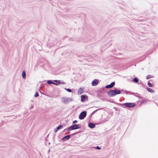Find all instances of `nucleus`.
<instances>
[{"label": "nucleus", "instance_id": "nucleus-13", "mask_svg": "<svg viewBox=\"0 0 158 158\" xmlns=\"http://www.w3.org/2000/svg\"><path fill=\"white\" fill-rule=\"evenodd\" d=\"M53 81L56 82V83L58 84V85H59L60 84H66L65 82L64 81H61V80H54Z\"/></svg>", "mask_w": 158, "mask_h": 158}, {"label": "nucleus", "instance_id": "nucleus-30", "mask_svg": "<svg viewBox=\"0 0 158 158\" xmlns=\"http://www.w3.org/2000/svg\"><path fill=\"white\" fill-rule=\"evenodd\" d=\"M113 109H114L116 111H118V109L115 107H114Z\"/></svg>", "mask_w": 158, "mask_h": 158}, {"label": "nucleus", "instance_id": "nucleus-10", "mask_svg": "<svg viewBox=\"0 0 158 158\" xmlns=\"http://www.w3.org/2000/svg\"><path fill=\"white\" fill-rule=\"evenodd\" d=\"M99 80L98 79H95L92 81L91 84L93 86L97 85L98 83Z\"/></svg>", "mask_w": 158, "mask_h": 158}, {"label": "nucleus", "instance_id": "nucleus-16", "mask_svg": "<svg viewBox=\"0 0 158 158\" xmlns=\"http://www.w3.org/2000/svg\"><path fill=\"white\" fill-rule=\"evenodd\" d=\"M139 81V80L138 78L136 77H134L132 80V82L135 83H137Z\"/></svg>", "mask_w": 158, "mask_h": 158}, {"label": "nucleus", "instance_id": "nucleus-21", "mask_svg": "<svg viewBox=\"0 0 158 158\" xmlns=\"http://www.w3.org/2000/svg\"><path fill=\"white\" fill-rule=\"evenodd\" d=\"M152 81L151 80H149L148 83V85L149 87H153V85L151 84V83L150 82V81Z\"/></svg>", "mask_w": 158, "mask_h": 158}, {"label": "nucleus", "instance_id": "nucleus-17", "mask_svg": "<svg viewBox=\"0 0 158 158\" xmlns=\"http://www.w3.org/2000/svg\"><path fill=\"white\" fill-rule=\"evenodd\" d=\"M22 76L23 78L24 79L26 78V73L25 70H23L22 71Z\"/></svg>", "mask_w": 158, "mask_h": 158}, {"label": "nucleus", "instance_id": "nucleus-40", "mask_svg": "<svg viewBox=\"0 0 158 158\" xmlns=\"http://www.w3.org/2000/svg\"><path fill=\"white\" fill-rule=\"evenodd\" d=\"M94 107H95V108H98V107H97V106H94Z\"/></svg>", "mask_w": 158, "mask_h": 158}, {"label": "nucleus", "instance_id": "nucleus-37", "mask_svg": "<svg viewBox=\"0 0 158 158\" xmlns=\"http://www.w3.org/2000/svg\"><path fill=\"white\" fill-rule=\"evenodd\" d=\"M92 116H91V114H90V115H89V117H88V118L89 119H91V117Z\"/></svg>", "mask_w": 158, "mask_h": 158}, {"label": "nucleus", "instance_id": "nucleus-34", "mask_svg": "<svg viewBox=\"0 0 158 158\" xmlns=\"http://www.w3.org/2000/svg\"><path fill=\"white\" fill-rule=\"evenodd\" d=\"M33 107H34V106H33V105H32L30 107V109H32V108H33Z\"/></svg>", "mask_w": 158, "mask_h": 158}, {"label": "nucleus", "instance_id": "nucleus-1", "mask_svg": "<svg viewBox=\"0 0 158 158\" xmlns=\"http://www.w3.org/2000/svg\"><path fill=\"white\" fill-rule=\"evenodd\" d=\"M121 93V91L120 90L118 89L116 87H114V89L111 90L107 93L108 96L110 97H114L117 94H120Z\"/></svg>", "mask_w": 158, "mask_h": 158}, {"label": "nucleus", "instance_id": "nucleus-32", "mask_svg": "<svg viewBox=\"0 0 158 158\" xmlns=\"http://www.w3.org/2000/svg\"><path fill=\"white\" fill-rule=\"evenodd\" d=\"M40 93L41 94H43V95H45V94L44 93H43V92H42L40 90Z\"/></svg>", "mask_w": 158, "mask_h": 158}, {"label": "nucleus", "instance_id": "nucleus-8", "mask_svg": "<svg viewBox=\"0 0 158 158\" xmlns=\"http://www.w3.org/2000/svg\"><path fill=\"white\" fill-rule=\"evenodd\" d=\"M88 99V96L86 95H82L81 96V101L82 102H84L86 100Z\"/></svg>", "mask_w": 158, "mask_h": 158}, {"label": "nucleus", "instance_id": "nucleus-42", "mask_svg": "<svg viewBox=\"0 0 158 158\" xmlns=\"http://www.w3.org/2000/svg\"><path fill=\"white\" fill-rule=\"evenodd\" d=\"M50 150H49V152H50Z\"/></svg>", "mask_w": 158, "mask_h": 158}, {"label": "nucleus", "instance_id": "nucleus-14", "mask_svg": "<svg viewBox=\"0 0 158 158\" xmlns=\"http://www.w3.org/2000/svg\"><path fill=\"white\" fill-rule=\"evenodd\" d=\"M88 126L91 129H93L95 127V124L92 122H90L88 123Z\"/></svg>", "mask_w": 158, "mask_h": 158}, {"label": "nucleus", "instance_id": "nucleus-31", "mask_svg": "<svg viewBox=\"0 0 158 158\" xmlns=\"http://www.w3.org/2000/svg\"><path fill=\"white\" fill-rule=\"evenodd\" d=\"M55 136H56V134H54V135H53V137H52V139H53V140H55Z\"/></svg>", "mask_w": 158, "mask_h": 158}, {"label": "nucleus", "instance_id": "nucleus-12", "mask_svg": "<svg viewBox=\"0 0 158 158\" xmlns=\"http://www.w3.org/2000/svg\"><path fill=\"white\" fill-rule=\"evenodd\" d=\"M124 93H125L127 94H131L133 95H135V94H137L139 95V94L138 93H134L132 92H131L130 91H128L127 90H125L124 91Z\"/></svg>", "mask_w": 158, "mask_h": 158}, {"label": "nucleus", "instance_id": "nucleus-27", "mask_svg": "<svg viewBox=\"0 0 158 158\" xmlns=\"http://www.w3.org/2000/svg\"><path fill=\"white\" fill-rule=\"evenodd\" d=\"M94 148L97 150H100L101 149V148L98 146L95 147Z\"/></svg>", "mask_w": 158, "mask_h": 158}, {"label": "nucleus", "instance_id": "nucleus-35", "mask_svg": "<svg viewBox=\"0 0 158 158\" xmlns=\"http://www.w3.org/2000/svg\"><path fill=\"white\" fill-rule=\"evenodd\" d=\"M125 90H123V89H121V90H120V91H121V92H124V91H125Z\"/></svg>", "mask_w": 158, "mask_h": 158}, {"label": "nucleus", "instance_id": "nucleus-18", "mask_svg": "<svg viewBox=\"0 0 158 158\" xmlns=\"http://www.w3.org/2000/svg\"><path fill=\"white\" fill-rule=\"evenodd\" d=\"M83 93V89L80 88L78 90V94H81Z\"/></svg>", "mask_w": 158, "mask_h": 158}, {"label": "nucleus", "instance_id": "nucleus-20", "mask_svg": "<svg viewBox=\"0 0 158 158\" xmlns=\"http://www.w3.org/2000/svg\"><path fill=\"white\" fill-rule=\"evenodd\" d=\"M103 108H100L99 109H97L94 111L91 114V116H92L96 112L98 111V110H102L103 109Z\"/></svg>", "mask_w": 158, "mask_h": 158}, {"label": "nucleus", "instance_id": "nucleus-25", "mask_svg": "<svg viewBox=\"0 0 158 158\" xmlns=\"http://www.w3.org/2000/svg\"><path fill=\"white\" fill-rule=\"evenodd\" d=\"M71 131V130H69V127H68L64 129V130H63V132H66V131Z\"/></svg>", "mask_w": 158, "mask_h": 158}, {"label": "nucleus", "instance_id": "nucleus-4", "mask_svg": "<svg viewBox=\"0 0 158 158\" xmlns=\"http://www.w3.org/2000/svg\"><path fill=\"white\" fill-rule=\"evenodd\" d=\"M62 102L65 104H68L69 102L73 101V99L72 98H67L63 97L62 98Z\"/></svg>", "mask_w": 158, "mask_h": 158}, {"label": "nucleus", "instance_id": "nucleus-11", "mask_svg": "<svg viewBox=\"0 0 158 158\" xmlns=\"http://www.w3.org/2000/svg\"><path fill=\"white\" fill-rule=\"evenodd\" d=\"M47 83L49 85L53 84L56 86L58 85V84H57L56 82H54L52 80H48L47 81Z\"/></svg>", "mask_w": 158, "mask_h": 158}, {"label": "nucleus", "instance_id": "nucleus-28", "mask_svg": "<svg viewBox=\"0 0 158 158\" xmlns=\"http://www.w3.org/2000/svg\"><path fill=\"white\" fill-rule=\"evenodd\" d=\"M134 96L137 97H138V98H139V99H143V97H142L139 96H136L135 95Z\"/></svg>", "mask_w": 158, "mask_h": 158}, {"label": "nucleus", "instance_id": "nucleus-41", "mask_svg": "<svg viewBox=\"0 0 158 158\" xmlns=\"http://www.w3.org/2000/svg\"><path fill=\"white\" fill-rule=\"evenodd\" d=\"M50 144V142L48 143V144Z\"/></svg>", "mask_w": 158, "mask_h": 158}, {"label": "nucleus", "instance_id": "nucleus-7", "mask_svg": "<svg viewBox=\"0 0 158 158\" xmlns=\"http://www.w3.org/2000/svg\"><path fill=\"white\" fill-rule=\"evenodd\" d=\"M115 84V82L114 81L112 82L109 85H107L105 86V88L106 89H110L113 87Z\"/></svg>", "mask_w": 158, "mask_h": 158}, {"label": "nucleus", "instance_id": "nucleus-15", "mask_svg": "<svg viewBox=\"0 0 158 158\" xmlns=\"http://www.w3.org/2000/svg\"><path fill=\"white\" fill-rule=\"evenodd\" d=\"M63 127V126L62 125H60L58 126L56 128H54V131L55 132H56L58 131Z\"/></svg>", "mask_w": 158, "mask_h": 158}, {"label": "nucleus", "instance_id": "nucleus-24", "mask_svg": "<svg viewBox=\"0 0 158 158\" xmlns=\"http://www.w3.org/2000/svg\"><path fill=\"white\" fill-rule=\"evenodd\" d=\"M152 77L151 75H148L146 77V79H149Z\"/></svg>", "mask_w": 158, "mask_h": 158}, {"label": "nucleus", "instance_id": "nucleus-29", "mask_svg": "<svg viewBox=\"0 0 158 158\" xmlns=\"http://www.w3.org/2000/svg\"><path fill=\"white\" fill-rule=\"evenodd\" d=\"M77 120H75L73 121V124H75L76 123H77Z\"/></svg>", "mask_w": 158, "mask_h": 158}, {"label": "nucleus", "instance_id": "nucleus-2", "mask_svg": "<svg viewBox=\"0 0 158 158\" xmlns=\"http://www.w3.org/2000/svg\"><path fill=\"white\" fill-rule=\"evenodd\" d=\"M115 103L119 106H122L124 108H133L136 105L135 103L132 102H126L124 103Z\"/></svg>", "mask_w": 158, "mask_h": 158}, {"label": "nucleus", "instance_id": "nucleus-26", "mask_svg": "<svg viewBox=\"0 0 158 158\" xmlns=\"http://www.w3.org/2000/svg\"><path fill=\"white\" fill-rule=\"evenodd\" d=\"M39 96V94L38 92H36L34 95V97H37Z\"/></svg>", "mask_w": 158, "mask_h": 158}, {"label": "nucleus", "instance_id": "nucleus-22", "mask_svg": "<svg viewBox=\"0 0 158 158\" xmlns=\"http://www.w3.org/2000/svg\"><path fill=\"white\" fill-rule=\"evenodd\" d=\"M81 131H77V132H76L75 133H74L71 134V135H76L78 134L79 133H81Z\"/></svg>", "mask_w": 158, "mask_h": 158}, {"label": "nucleus", "instance_id": "nucleus-6", "mask_svg": "<svg viewBox=\"0 0 158 158\" xmlns=\"http://www.w3.org/2000/svg\"><path fill=\"white\" fill-rule=\"evenodd\" d=\"M86 115V111H83L80 113L79 116V118L81 120H83L85 117Z\"/></svg>", "mask_w": 158, "mask_h": 158}, {"label": "nucleus", "instance_id": "nucleus-5", "mask_svg": "<svg viewBox=\"0 0 158 158\" xmlns=\"http://www.w3.org/2000/svg\"><path fill=\"white\" fill-rule=\"evenodd\" d=\"M81 127V125L80 124H74L69 127V130H70L71 131L80 128Z\"/></svg>", "mask_w": 158, "mask_h": 158}, {"label": "nucleus", "instance_id": "nucleus-23", "mask_svg": "<svg viewBox=\"0 0 158 158\" xmlns=\"http://www.w3.org/2000/svg\"><path fill=\"white\" fill-rule=\"evenodd\" d=\"M64 89L65 90H66L67 92H69L71 93V92H72V90L70 89L66 88H64Z\"/></svg>", "mask_w": 158, "mask_h": 158}, {"label": "nucleus", "instance_id": "nucleus-19", "mask_svg": "<svg viewBox=\"0 0 158 158\" xmlns=\"http://www.w3.org/2000/svg\"><path fill=\"white\" fill-rule=\"evenodd\" d=\"M146 89L148 91V92L150 93H152L155 92V91L153 90L152 89L149 88V87H147L146 88Z\"/></svg>", "mask_w": 158, "mask_h": 158}, {"label": "nucleus", "instance_id": "nucleus-39", "mask_svg": "<svg viewBox=\"0 0 158 158\" xmlns=\"http://www.w3.org/2000/svg\"><path fill=\"white\" fill-rule=\"evenodd\" d=\"M136 96H138V95L135 94ZM140 95L139 94V95Z\"/></svg>", "mask_w": 158, "mask_h": 158}, {"label": "nucleus", "instance_id": "nucleus-33", "mask_svg": "<svg viewBox=\"0 0 158 158\" xmlns=\"http://www.w3.org/2000/svg\"><path fill=\"white\" fill-rule=\"evenodd\" d=\"M140 81V82L139 83V82H138V84L139 85V84H142L143 85H144L141 82V81Z\"/></svg>", "mask_w": 158, "mask_h": 158}, {"label": "nucleus", "instance_id": "nucleus-36", "mask_svg": "<svg viewBox=\"0 0 158 158\" xmlns=\"http://www.w3.org/2000/svg\"><path fill=\"white\" fill-rule=\"evenodd\" d=\"M69 41H73V40L72 39H69Z\"/></svg>", "mask_w": 158, "mask_h": 158}, {"label": "nucleus", "instance_id": "nucleus-38", "mask_svg": "<svg viewBox=\"0 0 158 158\" xmlns=\"http://www.w3.org/2000/svg\"><path fill=\"white\" fill-rule=\"evenodd\" d=\"M144 102V101H142L141 103H142V104Z\"/></svg>", "mask_w": 158, "mask_h": 158}, {"label": "nucleus", "instance_id": "nucleus-3", "mask_svg": "<svg viewBox=\"0 0 158 158\" xmlns=\"http://www.w3.org/2000/svg\"><path fill=\"white\" fill-rule=\"evenodd\" d=\"M58 44V40L56 39H54L53 40L50 41L49 40V41L48 42L47 46L48 48H51L52 47Z\"/></svg>", "mask_w": 158, "mask_h": 158}, {"label": "nucleus", "instance_id": "nucleus-9", "mask_svg": "<svg viewBox=\"0 0 158 158\" xmlns=\"http://www.w3.org/2000/svg\"><path fill=\"white\" fill-rule=\"evenodd\" d=\"M71 135H68L64 137L61 139L63 141H65L69 140L71 137Z\"/></svg>", "mask_w": 158, "mask_h": 158}]
</instances>
